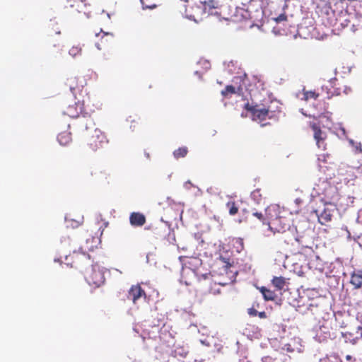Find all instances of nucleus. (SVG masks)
<instances>
[{"mask_svg":"<svg viewBox=\"0 0 362 362\" xmlns=\"http://www.w3.org/2000/svg\"><path fill=\"white\" fill-rule=\"evenodd\" d=\"M252 198L257 202H259L262 199V194L260 189H256L251 193Z\"/></svg>","mask_w":362,"mask_h":362,"instance_id":"27","label":"nucleus"},{"mask_svg":"<svg viewBox=\"0 0 362 362\" xmlns=\"http://www.w3.org/2000/svg\"><path fill=\"white\" fill-rule=\"evenodd\" d=\"M146 298V293L139 284L133 285L128 292L127 298L136 304L141 298Z\"/></svg>","mask_w":362,"mask_h":362,"instance_id":"11","label":"nucleus"},{"mask_svg":"<svg viewBox=\"0 0 362 362\" xmlns=\"http://www.w3.org/2000/svg\"><path fill=\"white\" fill-rule=\"evenodd\" d=\"M195 74H197L199 78H202V76L198 73V71H196Z\"/></svg>","mask_w":362,"mask_h":362,"instance_id":"37","label":"nucleus"},{"mask_svg":"<svg viewBox=\"0 0 362 362\" xmlns=\"http://www.w3.org/2000/svg\"><path fill=\"white\" fill-rule=\"evenodd\" d=\"M319 94L315 91L303 90L302 92H299L297 94V97L303 100H308L309 99H317Z\"/></svg>","mask_w":362,"mask_h":362,"instance_id":"14","label":"nucleus"},{"mask_svg":"<svg viewBox=\"0 0 362 362\" xmlns=\"http://www.w3.org/2000/svg\"><path fill=\"white\" fill-rule=\"evenodd\" d=\"M209 276H211L210 274H206L204 275H203L204 276V279L205 280H207L208 281V284L211 286L212 284H214L215 286H216V283H213L212 281V279L211 278H209Z\"/></svg>","mask_w":362,"mask_h":362,"instance_id":"30","label":"nucleus"},{"mask_svg":"<svg viewBox=\"0 0 362 362\" xmlns=\"http://www.w3.org/2000/svg\"><path fill=\"white\" fill-rule=\"evenodd\" d=\"M317 216L319 222L324 225L332 220V214L329 209H325Z\"/></svg>","mask_w":362,"mask_h":362,"instance_id":"16","label":"nucleus"},{"mask_svg":"<svg viewBox=\"0 0 362 362\" xmlns=\"http://www.w3.org/2000/svg\"><path fill=\"white\" fill-rule=\"evenodd\" d=\"M358 150H359L360 153H362V148L360 146V148H358Z\"/></svg>","mask_w":362,"mask_h":362,"instance_id":"40","label":"nucleus"},{"mask_svg":"<svg viewBox=\"0 0 362 362\" xmlns=\"http://www.w3.org/2000/svg\"><path fill=\"white\" fill-rule=\"evenodd\" d=\"M252 216L256 217L263 224L269 226V218L268 217L267 208L265 209V214H263L262 212H253Z\"/></svg>","mask_w":362,"mask_h":362,"instance_id":"19","label":"nucleus"},{"mask_svg":"<svg viewBox=\"0 0 362 362\" xmlns=\"http://www.w3.org/2000/svg\"><path fill=\"white\" fill-rule=\"evenodd\" d=\"M351 358H352V357H351V356H350V355H347V356H346V359L347 361H350V360H351Z\"/></svg>","mask_w":362,"mask_h":362,"instance_id":"35","label":"nucleus"},{"mask_svg":"<svg viewBox=\"0 0 362 362\" xmlns=\"http://www.w3.org/2000/svg\"><path fill=\"white\" fill-rule=\"evenodd\" d=\"M330 155L328 153H322L318 156L317 158V162H318V167L321 172L326 174V171H329L332 170L331 166H327L328 165H332L334 164L330 160Z\"/></svg>","mask_w":362,"mask_h":362,"instance_id":"12","label":"nucleus"},{"mask_svg":"<svg viewBox=\"0 0 362 362\" xmlns=\"http://www.w3.org/2000/svg\"><path fill=\"white\" fill-rule=\"evenodd\" d=\"M57 140L61 145L66 146L72 140L71 133L68 131L62 132L58 134Z\"/></svg>","mask_w":362,"mask_h":362,"instance_id":"15","label":"nucleus"},{"mask_svg":"<svg viewBox=\"0 0 362 362\" xmlns=\"http://www.w3.org/2000/svg\"><path fill=\"white\" fill-rule=\"evenodd\" d=\"M145 216L140 212H132L129 216V222L132 226L141 227L146 223Z\"/></svg>","mask_w":362,"mask_h":362,"instance_id":"13","label":"nucleus"},{"mask_svg":"<svg viewBox=\"0 0 362 362\" xmlns=\"http://www.w3.org/2000/svg\"><path fill=\"white\" fill-rule=\"evenodd\" d=\"M247 313L250 316L255 317L257 315L258 312L255 308H251L248 309Z\"/></svg>","mask_w":362,"mask_h":362,"instance_id":"31","label":"nucleus"},{"mask_svg":"<svg viewBox=\"0 0 362 362\" xmlns=\"http://www.w3.org/2000/svg\"><path fill=\"white\" fill-rule=\"evenodd\" d=\"M309 126L313 132V137L317 148L323 151L326 150V140L327 138V133L321 129L320 125L317 122H310L309 123Z\"/></svg>","mask_w":362,"mask_h":362,"instance_id":"8","label":"nucleus"},{"mask_svg":"<svg viewBox=\"0 0 362 362\" xmlns=\"http://www.w3.org/2000/svg\"><path fill=\"white\" fill-rule=\"evenodd\" d=\"M204 11L218 19L236 21L239 20L238 13L243 9H238L232 0H225L221 4L215 0H209L204 3Z\"/></svg>","mask_w":362,"mask_h":362,"instance_id":"1","label":"nucleus"},{"mask_svg":"<svg viewBox=\"0 0 362 362\" xmlns=\"http://www.w3.org/2000/svg\"><path fill=\"white\" fill-rule=\"evenodd\" d=\"M74 105H69L64 110V114L71 118H78L79 124L85 127L86 130L93 129L95 126L93 119L90 117L91 110L86 106V99L77 98Z\"/></svg>","mask_w":362,"mask_h":362,"instance_id":"3","label":"nucleus"},{"mask_svg":"<svg viewBox=\"0 0 362 362\" xmlns=\"http://www.w3.org/2000/svg\"><path fill=\"white\" fill-rule=\"evenodd\" d=\"M269 218V227L271 230L278 232H285L290 229L293 223V214L288 210L282 209L277 205H270L267 207Z\"/></svg>","mask_w":362,"mask_h":362,"instance_id":"2","label":"nucleus"},{"mask_svg":"<svg viewBox=\"0 0 362 362\" xmlns=\"http://www.w3.org/2000/svg\"><path fill=\"white\" fill-rule=\"evenodd\" d=\"M272 283L273 286L276 288L277 290H281L284 288L286 281L285 279L280 276V277H274L272 280Z\"/></svg>","mask_w":362,"mask_h":362,"instance_id":"22","label":"nucleus"},{"mask_svg":"<svg viewBox=\"0 0 362 362\" xmlns=\"http://www.w3.org/2000/svg\"><path fill=\"white\" fill-rule=\"evenodd\" d=\"M208 292H209V293H213V294H216V291H215V290H213V289H212V288H210L209 289V291H208Z\"/></svg>","mask_w":362,"mask_h":362,"instance_id":"34","label":"nucleus"},{"mask_svg":"<svg viewBox=\"0 0 362 362\" xmlns=\"http://www.w3.org/2000/svg\"><path fill=\"white\" fill-rule=\"evenodd\" d=\"M257 315L259 318L264 319L267 318V313L264 311L262 312H258Z\"/></svg>","mask_w":362,"mask_h":362,"instance_id":"32","label":"nucleus"},{"mask_svg":"<svg viewBox=\"0 0 362 362\" xmlns=\"http://www.w3.org/2000/svg\"><path fill=\"white\" fill-rule=\"evenodd\" d=\"M107 36H108V35H107V33H105V34L103 35V37H107ZM103 37H102V39H103Z\"/></svg>","mask_w":362,"mask_h":362,"instance_id":"42","label":"nucleus"},{"mask_svg":"<svg viewBox=\"0 0 362 362\" xmlns=\"http://www.w3.org/2000/svg\"><path fill=\"white\" fill-rule=\"evenodd\" d=\"M66 85L69 88L75 99L81 98L89 100V96L85 86L86 79L82 76H71L67 78Z\"/></svg>","mask_w":362,"mask_h":362,"instance_id":"4","label":"nucleus"},{"mask_svg":"<svg viewBox=\"0 0 362 362\" xmlns=\"http://www.w3.org/2000/svg\"><path fill=\"white\" fill-rule=\"evenodd\" d=\"M81 49L78 47H72L69 50V54L73 56L76 57V55L81 54Z\"/></svg>","mask_w":362,"mask_h":362,"instance_id":"28","label":"nucleus"},{"mask_svg":"<svg viewBox=\"0 0 362 362\" xmlns=\"http://www.w3.org/2000/svg\"><path fill=\"white\" fill-rule=\"evenodd\" d=\"M81 1H83V0H80Z\"/></svg>","mask_w":362,"mask_h":362,"instance_id":"44","label":"nucleus"},{"mask_svg":"<svg viewBox=\"0 0 362 362\" xmlns=\"http://www.w3.org/2000/svg\"><path fill=\"white\" fill-rule=\"evenodd\" d=\"M334 175V173H332L327 174V176H329V178H332V176Z\"/></svg>","mask_w":362,"mask_h":362,"instance_id":"36","label":"nucleus"},{"mask_svg":"<svg viewBox=\"0 0 362 362\" xmlns=\"http://www.w3.org/2000/svg\"><path fill=\"white\" fill-rule=\"evenodd\" d=\"M56 34L57 35H59L60 34V31H56Z\"/></svg>","mask_w":362,"mask_h":362,"instance_id":"43","label":"nucleus"},{"mask_svg":"<svg viewBox=\"0 0 362 362\" xmlns=\"http://www.w3.org/2000/svg\"><path fill=\"white\" fill-rule=\"evenodd\" d=\"M230 216H235L238 213L239 207L235 201H228L226 204Z\"/></svg>","mask_w":362,"mask_h":362,"instance_id":"20","label":"nucleus"},{"mask_svg":"<svg viewBox=\"0 0 362 362\" xmlns=\"http://www.w3.org/2000/svg\"><path fill=\"white\" fill-rule=\"evenodd\" d=\"M236 243H238L242 247H243V240L242 238H237Z\"/></svg>","mask_w":362,"mask_h":362,"instance_id":"33","label":"nucleus"},{"mask_svg":"<svg viewBox=\"0 0 362 362\" xmlns=\"http://www.w3.org/2000/svg\"><path fill=\"white\" fill-rule=\"evenodd\" d=\"M220 260L225 264V267L228 268L231 266L230 263L229 262V259H226L223 257H220Z\"/></svg>","mask_w":362,"mask_h":362,"instance_id":"29","label":"nucleus"},{"mask_svg":"<svg viewBox=\"0 0 362 362\" xmlns=\"http://www.w3.org/2000/svg\"><path fill=\"white\" fill-rule=\"evenodd\" d=\"M342 335L346 339V342H349L352 344H356L358 341L360 337H362V332H361L360 337H354L353 334H351V332H346Z\"/></svg>","mask_w":362,"mask_h":362,"instance_id":"24","label":"nucleus"},{"mask_svg":"<svg viewBox=\"0 0 362 362\" xmlns=\"http://www.w3.org/2000/svg\"><path fill=\"white\" fill-rule=\"evenodd\" d=\"M90 176H93L95 177L96 180H103V178L105 180L107 178V174H106L105 172H103L101 170H99L98 169H92L89 172Z\"/></svg>","mask_w":362,"mask_h":362,"instance_id":"21","label":"nucleus"},{"mask_svg":"<svg viewBox=\"0 0 362 362\" xmlns=\"http://www.w3.org/2000/svg\"><path fill=\"white\" fill-rule=\"evenodd\" d=\"M234 93H235V88L232 85L226 86L225 89L221 90V95L225 98Z\"/></svg>","mask_w":362,"mask_h":362,"instance_id":"25","label":"nucleus"},{"mask_svg":"<svg viewBox=\"0 0 362 362\" xmlns=\"http://www.w3.org/2000/svg\"><path fill=\"white\" fill-rule=\"evenodd\" d=\"M47 43L52 47H57L61 46L62 40L59 38L54 40V36L50 35L47 39Z\"/></svg>","mask_w":362,"mask_h":362,"instance_id":"26","label":"nucleus"},{"mask_svg":"<svg viewBox=\"0 0 362 362\" xmlns=\"http://www.w3.org/2000/svg\"><path fill=\"white\" fill-rule=\"evenodd\" d=\"M86 280L90 286L98 288L105 283L104 272L99 266H92L90 270L86 275Z\"/></svg>","mask_w":362,"mask_h":362,"instance_id":"6","label":"nucleus"},{"mask_svg":"<svg viewBox=\"0 0 362 362\" xmlns=\"http://www.w3.org/2000/svg\"><path fill=\"white\" fill-rule=\"evenodd\" d=\"M358 150H359L360 153H362V148L360 146V148H358Z\"/></svg>","mask_w":362,"mask_h":362,"instance_id":"41","label":"nucleus"},{"mask_svg":"<svg viewBox=\"0 0 362 362\" xmlns=\"http://www.w3.org/2000/svg\"><path fill=\"white\" fill-rule=\"evenodd\" d=\"M108 140L105 134L99 129L95 128L87 139V146L92 152L101 151L107 147Z\"/></svg>","mask_w":362,"mask_h":362,"instance_id":"5","label":"nucleus"},{"mask_svg":"<svg viewBox=\"0 0 362 362\" xmlns=\"http://www.w3.org/2000/svg\"><path fill=\"white\" fill-rule=\"evenodd\" d=\"M90 259L89 255L81 251H74L65 257V264L71 267L83 265Z\"/></svg>","mask_w":362,"mask_h":362,"instance_id":"7","label":"nucleus"},{"mask_svg":"<svg viewBox=\"0 0 362 362\" xmlns=\"http://www.w3.org/2000/svg\"><path fill=\"white\" fill-rule=\"evenodd\" d=\"M351 284L356 288H359L362 287V272L353 273L351 276Z\"/></svg>","mask_w":362,"mask_h":362,"instance_id":"18","label":"nucleus"},{"mask_svg":"<svg viewBox=\"0 0 362 362\" xmlns=\"http://www.w3.org/2000/svg\"><path fill=\"white\" fill-rule=\"evenodd\" d=\"M276 25L273 28V33L276 35H287L291 33V25L287 21L285 14H280L278 17L274 18Z\"/></svg>","mask_w":362,"mask_h":362,"instance_id":"9","label":"nucleus"},{"mask_svg":"<svg viewBox=\"0 0 362 362\" xmlns=\"http://www.w3.org/2000/svg\"><path fill=\"white\" fill-rule=\"evenodd\" d=\"M107 226H108V222H105L104 223V226L106 228Z\"/></svg>","mask_w":362,"mask_h":362,"instance_id":"38","label":"nucleus"},{"mask_svg":"<svg viewBox=\"0 0 362 362\" xmlns=\"http://www.w3.org/2000/svg\"><path fill=\"white\" fill-rule=\"evenodd\" d=\"M259 290L263 295L264 299L267 301L274 300L277 297L274 291H271L270 289H268L264 286L259 288Z\"/></svg>","mask_w":362,"mask_h":362,"instance_id":"17","label":"nucleus"},{"mask_svg":"<svg viewBox=\"0 0 362 362\" xmlns=\"http://www.w3.org/2000/svg\"><path fill=\"white\" fill-rule=\"evenodd\" d=\"M245 109L250 112L253 120L262 122L268 117L269 110L266 108H259L258 105L253 106L247 103Z\"/></svg>","mask_w":362,"mask_h":362,"instance_id":"10","label":"nucleus"},{"mask_svg":"<svg viewBox=\"0 0 362 362\" xmlns=\"http://www.w3.org/2000/svg\"><path fill=\"white\" fill-rule=\"evenodd\" d=\"M188 149L187 147H180L173 151V156L176 159L184 158L187 156Z\"/></svg>","mask_w":362,"mask_h":362,"instance_id":"23","label":"nucleus"},{"mask_svg":"<svg viewBox=\"0 0 362 362\" xmlns=\"http://www.w3.org/2000/svg\"><path fill=\"white\" fill-rule=\"evenodd\" d=\"M357 329H358V330L362 331V327L361 326H358Z\"/></svg>","mask_w":362,"mask_h":362,"instance_id":"39","label":"nucleus"}]
</instances>
